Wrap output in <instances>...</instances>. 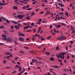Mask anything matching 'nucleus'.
Returning a JSON list of instances; mask_svg holds the SVG:
<instances>
[{"label": "nucleus", "instance_id": "7", "mask_svg": "<svg viewBox=\"0 0 75 75\" xmlns=\"http://www.w3.org/2000/svg\"><path fill=\"white\" fill-rule=\"evenodd\" d=\"M14 27L15 28H16V30H18V29H20V27H18V25H15Z\"/></svg>", "mask_w": 75, "mask_h": 75}, {"label": "nucleus", "instance_id": "47", "mask_svg": "<svg viewBox=\"0 0 75 75\" xmlns=\"http://www.w3.org/2000/svg\"><path fill=\"white\" fill-rule=\"evenodd\" d=\"M24 30H26V26H25L23 28Z\"/></svg>", "mask_w": 75, "mask_h": 75}, {"label": "nucleus", "instance_id": "56", "mask_svg": "<svg viewBox=\"0 0 75 75\" xmlns=\"http://www.w3.org/2000/svg\"><path fill=\"white\" fill-rule=\"evenodd\" d=\"M52 16H51V17H52L53 16V15H54V13H52Z\"/></svg>", "mask_w": 75, "mask_h": 75}, {"label": "nucleus", "instance_id": "52", "mask_svg": "<svg viewBox=\"0 0 75 75\" xmlns=\"http://www.w3.org/2000/svg\"><path fill=\"white\" fill-rule=\"evenodd\" d=\"M59 62H60L61 63H62V61L61 60H60V59H59Z\"/></svg>", "mask_w": 75, "mask_h": 75}, {"label": "nucleus", "instance_id": "41", "mask_svg": "<svg viewBox=\"0 0 75 75\" xmlns=\"http://www.w3.org/2000/svg\"><path fill=\"white\" fill-rule=\"evenodd\" d=\"M4 45V43H0V45Z\"/></svg>", "mask_w": 75, "mask_h": 75}, {"label": "nucleus", "instance_id": "55", "mask_svg": "<svg viewBox=\"0 0 75 75\" xmlns=\"http://www.w3.org/2000/svg\"><path fill=\"white\" fill-rule=\"evenodd\" d=\"M6 68L8 69V68H11V67H6Z\"/></svg>", "mask_w": 75, "mask_h": 75}, {"label": "nucleus", "instance_id": "60", "mask_svg": "<svg viewBox=\"0 0 75 75\" xmlns=\"http://www.w3.org/2000/svg\"><path fill=\"white\" fill-rule=\"evenodd\" d=\"M13 16L14 17H15V18H17V16H16L14 15V16Z\"/></svg>", "mask_w": 75, "mask_h": 75}, {"label": "nucleus", "instance_id": "21", "mask_svg": "<svg viewBox=\"0 0 75 75\" xmlns=\"http://www.w3.org/2000/svg\"><path fill=\"white\" fill-rule=\"evenodd\" d=\"M45 54H46L47 55H50V53L49 52H45Z\"/></svg>", "mask_w": 75, "mask_h": 75}, {"label": "nucleus", "instance_id": "36", "mask_svg": "<svg viewBox=\"0 0 75 75\" xmlns=\"http://www.w3.org/2000/svg\"><path fill=\"white\" fill-rule=\"evenodd\" d=\"M32 9V8H28L27 9V10H28V11H30V10H31Z\"/></svg>", "mask_w": 75, "mask_h": 75}, {"label": "nucleus", "instance_id": "13", "mask_svg": "<svg viewBox=\"0 0 75 75\" xmlns=\"http://www.w3.org/2000/svg\"><path fill=\"white\" fill-rule=\"evenodd\" d=\"M25 18V19H27V20H30V16H28Z\"/></svg>", "mask_w": 75, "mask_h": 75}, {"label": "nucleus", "instance_id": "37", "mask_svg": "<svg viewBox=\"0 0 75 75\" xmlns=\"http://www.w3.org/2000/svg\"><path fill=\"white\" fill-rule=\"evenodd\" d=\"M47 23V22H46V21H44L42 23Z\"/></svg>", "mask_w": 75, "mask_h": 75}, {"label": "nucleus", "instance_id": "48", "mask_svg": "<svg viewBox=\"0 0 75 75\" xmlns=\"http://www.w3.org/2000/svg\"><path fill=\"white\" fill-rule=\"evenodd\" d=\"M3 32H4V33H5V34H6L7 33V31L5 30H4L3 31Z\"/></svg>", "mask_w": 75, "mask_h": 75}, {"label": "nucleus", "instance_id": "45", "mask_svg": "<svg viewBox=\"0 0 75 75\" xmlns=\"http://www.w3.org/2000/svg\"><path fill=\"white\" fill-rule=\"evenodd\" d=\"M3 62L4 64H6V60H4Z\"/></svg>", "mask_w": 75, "mask_h": 75}, {"label": "nucleus", "instance_id": "62", "mask_svg": "<svg viewBox=\"0 0 75 75\" xmlns=\"http://www.w3.org/2000/svg\"><path fill=\"white\" fill-rule=\"evenodd\" d=\"M14 30H11V32H14Z\"/></svg>", "mask_w": 75, "mask_h": 75}, {"label": "nucleus", "instance_id": "25", "mask_svg": "<svg viewBox=\"0 0 75 75\" xmlns=\"http://www.w3.org/2000/svg\"><path fill=\"white\" fill-rule=\"evenodd\" d=\"M6 21L7 23H10V21L8 19L6 20Z\"/></svg>", "mask_w": 75, "mask_h": 75}, {"label": "nucleus", "instance_id": "12", "mask_svg": "<svg viewBox=\"0 0 75 75\" xmlns=\"http://www.w3.org/2000/svg\"><path fill=\"white\" fill-rule=\"evenodd\" d=\"M50 60H51V61H54V60H55V59L53 57H51L50 58Z\"/></svg>", "mask_w": 75, "mask_h": 75}, {"label": "nucleus", "instance_id": "23", "mask_svg": "<svg viewBox=\"0 0 75 75\" xmlns=\"http://www.w3.org/2000/svg\"><path fill=\"white\" fill-rule=\"evenodd\" d=\"M1 28H4V27L3 26H0V29H1Z\"/></svg>", "mask_w": 75, "mask_h": 75}, {"label": "nucleus", "instance_id": "3", "mask_svg": "<svg viewBox=\"0 0 75 75\" xmlns=\"http://www.w3.org/2000/svg\"><path fill=\"white\" fill-rule=\"evenodd\" d=\"M25 16L24 15H17V18L20 20H21V19H23V17H24Z\"/></svg>", "mask_w": 75, "mask_h": 75}, {"label": "nucleus", "instance_id": "18", "mask_svg": "<svg viewBox=\"0 0 75 75\" xmlns=\"http://www.w3.org/2000/svg\"><path fill=\"white\" fill-rule=\"evenodd\" d=\"M35 14V12H32L31 14V17H32V16H33V15H34Z\"/></svg>", "mask_w": 75, "mask_h": 75}, {"label": "nucleus", "instance_id": "32", "mask_svg": "<svg viewBox=\"0 0 75 75\" xmlns=\"http://www.w3.org/2000/svg\"><path fill=\"white\" fill-rule=\"evenodd\" d=\"M11 30L14 28V26H11Z\"/></svg>", "mask_w": 75, "mask_h": 75}, {"label": "nucleus", "instance_id": "57", "mask_svg": "<svg viewBox=\"0 0 75 75\" xmlns=\"http://www.w3.org/2000/svg\"><path fill=\"white\" fill-rule=\"evenodd\" d=\"M65 48H66V50H68V47H67V46H66Z\"/></svg>", "mask_w": 75, "mask_h": 75}, {"label": "nucleus", "instance_id": "1", "mask_svg": "<svg viewBox=\"0 0 75 75\" xmlns=\"http://www.w3.org/2000/svg\"><path fill=\"white\" fill-rule=\"evenodd\" d=\"M2 37H3L2 39L4 41H6V40L7 42H11V41H12V40L11 39L10 37H9L8 38H7L6 35H3Z\"/></svg>", "mask_w": 75, "mask_h": 75}, {"label": "nucleus", "instance_id": "6", "mask_svg": "<svg viewBox=\"0 0 75 75\" xmlns=\"http://www.w3.org/2000/svg\"><path fill=\"white\" fill-rule=\"evenodd\" d=\"M16 65V68H19V72H21V69H22V68H21V67L20 66H19L18 67V65Z\"/></svg>", "mask_w": 75, "mask_h": 75}, {"label": "nucleus", "instance_id": "28", "mask_svg": "<svg viewBox=\"0 0 75 75\" xmlns=\"http://www.w3.org/2000/svg\"><path fill=\"white\" fill-rule=\"evenodd\" d=\"M33 31V32H34V33H35V32H36V28L34 29Z\"/></svg>", "mask_w": 75, "mask_h": 75}, {"label": "nucleus", "instance_id": "46", "mask_svg": "<svg viewBox=\"0 0 75 75\" xmlns=\"http://www.w3.org/2000/svg\"><path fill=\"white\" fill-rule=\"evenodd\" d=\"M31 25H32V26H34V23H32L31 24Z\"/></svg>", "mask_w": 75, "mask_h": 75}, {"label": "nucleus", "instance_id": "33", "mask_svg": "<svg viewBox=\"0 0 75 75\" xmlns=\"http://www.w3.org/2000/svg\"><path fill=\"white\" fill-rule=\"evenodd\" d=\"M61 27V25H57L56 26L57 28H59V27Z\"/></svg>", "mask_w": 75, "mask_h": 75}, {"label": "nucleus", "instance_id": "22", "mask_svg": "<svg viewBox=\"0 0 75 75\" xmlns=\"http://www.w3.org/2000/svg\"><path fill=\"white\" fill-rule=\"evenodd\" d=\"M19 53H21V54H24V51L21 50L19 52Z\"/></svg>", "mask_w": 75, "mask_h": 75}, {"label": "nucleus", "instance_id": "61", "mask_svg": "<svg viewBox=\"0 0 75 75\" xmlns=\"http://www.w3.org/2000/svg\"><path fill=\"white\" fill-rule=\"evenodd\" d=\"M12 62H13V63H14V64H16V62H15V61H14V60H13L12 61Z\"/></svg>", "mask_w": 75, "mask_h": 75}, {"label": "nucleus", "instance_id": "35", "mask_svg": "<svg viewBox=\"0 0 75 75\" xmlns=\"http://www.w3.org/2000/svg\"><path fill=\"white\" fill-rule=\"evenodd\" d=\"M40 22L38 21L37 23V24H39V25H40V24H41V23L39 22Z\"/></svg>", "mask_w": 75, "mask_h": 75}, {"label": "nucleus", "instance_id": "10", "mask_svg": "<svg viewBox=\"0 0 75 75\" xmlns=\"http://www.w3.org/2000/svg\"><path fill=\"white\" fill-rule=\"evenodd\" d=\"M26 31L28 33H31V32L32 31V30L31 29L28 30H26Z\"/></svg>", "mask_w": 75, "mask_h": 75}, {"label": "nucleus", "instance_id": "51", "mask_svg": "<svg viewBox=\"0 0 75 75\" xmlns=\"http://www.w3.org/2000/svg\"><path fill=\"white\" fill-rule=\"evenodd\" d=\"M28 24L27 23H24V24L23 25H27Z\"/></svg>", "mask_w": 75, "mask_h": 75}, {"label": "nucleus", "instance_id": "39", "mask_svg": "<svg viewBox=\"0 0 75 75\" xmlns=\"http://www.w3.org/2000/svg\"><path fill=\"white\" fill-rule=\"evenodd\" d=\"M24 48H25V49H26L27 50H28V49L29 48L28 47H26L25 46H24Z\"/></svg>", "mask_w": 75, "mask_h": 75}, {"label": "nucleus", "instance_id": "30", "mask_svg": "<svg viewBox=\"0 0 75 75\" xmlns=\"http://www.w3.org/2000/svg\"><path fill=\"white\" fill-rule=\"evenodd\" d=\"M17 0H15V2L17 4H18V2H17Z\"/></svg>", "mask_w": 75, "mask_h": 75}, {"label": "nucleus", "instance_id": "17", "mask_svg": "<svg viewBox=\"0 0 75 75\" xmlns=\"http://www.w3.org/2000/svg\"><path fill=\"white\" fill-rule=\"evenodd\" d=\"M11 54V52L8 53V52H7L5 54L6 55H10V54Z\"/></svg>", "mask_w": 75, "mask_h": 75}, {"label": "nucleus", "instance_id": "54", "mask_svg": "<svg viewBox=\"0 0 75 75\" xmlns=\"http://www.w3.org/2000/svg\"><path fill=\"white\" fill-rule=\"evenodd\" d=\"M26 40V41H28V40H30V38H27Z\"/></svg>", "mask_w": 75, "mask_h": 75}, {"label": "nucleus", "instance_id": "4", "mask_svg": "<svg viewBox=\"0 0 75 75\" xmlns=\"http://www.w3.org/2000/svg\"><path fill=\"white\" fill-rule=\"evenodd\" d=\"M56 56L57 57V58H59L60 57H61V58H62V59L63 58V57L61 56V53H59V54H56Z\"/></svg>", "mask_w": 75, "mask_h": 75}, {"label": "nucleus", "instance_id": "16", "mask_svg": "<svg viewBox=\"0 0 75 75\" xmlns=\"http://www.w3.org/2000/svg\"><path fill=\"white\" fill-rule=\"evenodd\" d=\"M13 8L14 10H17V9H18V8L16 6H14L13 7Z\"/></svg>", "mask_w": 75, "mask_h": 75}, {"label": "nucleus", "instance_id": "20", "mask_svg": "<svg viewBox=\"0 0 75 75\" xmlns=\"http://www.w3.org/2000/svg\"><path fill=\"white\" fill-rule=\"evenodd\" d=\"M26 8H27V7H26V6H23L22 7V9H24V10H25V9H26Z\"/></svg>", "mask_w": 75, "mask_h": 75}, {"label": "nucleus", "instance_id": "43", "mask_svg": "<svg viewBox=\"0 0 75 75\" xmlns=\"http://www.w3.org/2000/svg\"><path fill=\"white\" fill-rule=\"evenodd\" d=\"M41 28L39 27V29H38V30L39 31H40L41 30Z\"/></svg>", "mask_w": 75, "mask_h": 75}, {"label": "nucleus", "instance_id": "34", "mask_svg": "<svg viewBox=\"0 0 75 75\" xmlns=\"http://www.w3.org/2000/svg\"><path fill=\"white\" fill-rule=\"evenodd\" d=\"M37 2V1H35L34 2H33L32 3V4L34 5V4H35L36 3V2Z\"/></svg>", "mask_w": 75, "mask_h": 75}, {"label": "nucleus", "instance_id": "31", "mask_svg": "<svg viewBox=\"0 0 75 75\" xmlns=\"http://www.w3.org/2000/svg\"><path fill=\"white\" fill-rule=\"evenodd\" d=\"M53 67H54L55 68H59V67H58L57 66H53Z\"/></svg>", "mask_w": 75, "mask_h": 75}, {"label": "nucleus", "instance_id": "19", "mask_svg": "<svg viewBox=\"0 0 75 75\" xmlns=\"http://www.w3.org/2000/svg\"><path fill=\"white\" fill-rule=\"evenodd\" d=\"M51 38V36H49L48 37L46 38V39L47 40H50Z\"/></svg>", "mask_w": 75, "mask_h": 75}, {"label": "nucleus", "instance_id": "44", "mask_svg": "<svg viewBox=\"0 0 75 75\" xmlns=\"http://www.w3.org/2000/svg\"><path fill=\"white\" fill-rule=\"evenodd\" d=\"M23 1H30V0H23Z\"/></svg>", "mask_w": 75, "mask_h": 75}, {"label": "nucleus", "instance_id": "53", "mask_svg": "<svg viewBox=\"0 0 75 75\" xmlns=\"http://www.w3.org/2000/svg\"><path fill=\"white\" fill-rule=\"evenodd\" d=\"M32 61L33 62H35V59H33Z\"/></svg>", "mask_w": 75, "mask_h": 75}, {"label": "nucleus", "instance_id": "26", "mask_svg": "<svg viewBox=\"0 0 75 75\" xmlns=\"http://www.w3.org/2000/svg\"><path fill=\"white\" fill-rule=\"evenodd\" d=\"M59 15V14H57L55 16L56 19H57V20H58V16Z\"/></svg>", "mask_w": 75, "mask_h": 75}, {"label": "nucleus", "instance_id": "49", "mask_svg": "<svg viewBox=\"0 0 75 75\" xmlns=\"http://www.w3.org/2000/svg\"><path fill=\"white\" fill-rule=\"evenodd\" d=\"M39 64H44L45 63L42 62H39Z\"/></svg>", "mask_w": 75, "mask_h": 75}, {"label": "nucleus", "instance_id": "14", "mask_svg": "<svg viewBox=\"0 0 75 75\" xmlns=\"http://www.w3.org/2000/svg\"><path fill=\"white\" fill-rule=\"evenodd\" d=\"M67 53L66 52H62V53L61 54V55L62 54V56H64V55L65 54H66V53Z\"/></svg>", "mask_w": 75, "mask_h": 75}, {"label": "nucleus", "instance_id": "29", "mask_svg": "<svg viewBox=\"0 0 75 75\" xmlns=\"http://www.w3.org/2000/svg\"><path fill=\"white\" fill-rule=\"evenodd\" d=\"M14 42L15 43V45H17V42H16V41L15 40H14Z\"/></svg>", "mask_w": 75, "mask_h": 75}, {"label": "nucleus", "instance_id": "42", "mask_svg": "<svg viewBox=\"0 0 75 75\" xmlns=\"http://www.w3.org/2000/svg\"><path fill=\"white\" fill-rule=\"evenodd\" d=\"M41 40H42V41H44V38H41Z\"/></svg>", "mask_w": 75, "mask_h": 75}, {"label": "nucleus", "instance_id": "27", "mask_svg": "<svg viewBox=\"0 0 75 75\" xmlns=\"http://www.w3.org/2000/svg\"><path fill=\"white\" fill-rule=\"evenodd\" d=\"M56 50H59V47L58 46H57L56 48Z\"/></svg>", "mask_w": 75, "mask_h": 75}, {"label": "nucleus", "instance_id": "40", "mask_svg": "<svg viewBox=\"0 0 75 75\" xmlns=\"http://www.w3.org/2000/svg\"><path fill=\"white\" fill-rule=\"evenodd\" d=\"M26 6V8H29L30 6H29V5H28Z\"/></svg>", "mask_w": 75, "mask_h": 75}, {"label": "nucleus", "instance_id": "63", "mask_svg": "<svg viewBox=\"0 0 75 75\" xmlns=\"http://www.w3.org/2000/svg\"><path fill=\"white\" fill-rule=\"evenodd\" d=\"M10 57H13V54H11L10 55Z\"/></svg>", "mask_w": 75, "mask_h": 75}, {"label": "nucleus", "instance_id": "50", "mask_svg": "<svg viewBox=\"0 0 75 75\" xmlns=\"http://www.w3.org/2000/svg\"><path fill=\"white\" fill-rule=\"evenodd\" d=\"M70 43L71 44H72L74 43V42L73 41H70Z\"/></svg>", "mask_w": 75, "mask_h": 75}, {"label": "nucleus", "instance_id": "38", "mask_svg": "<svg viewBox=\"0 0 75 75\" xmlns=\"http://www.w3.org/2000/svg\"><path fill=\"white\" fill-rule=\"evenodd\" d=\"M38 21H39V22H41V21H42V19L40 18L39 19V20Z\"/></svg>", "mask_w": 75, "mask_h": 75}, {"label": "nucleus", "instance_id": "2", "mask_svg": "<svg viewBox=\"0 0 75 75\" xmlns=\"http://www.w3.org/2000/svg\"><path fill=\"white\" fill-rule=\"evenodd\" d=\"M57 40H59V41H62V40H64L67 39V37L64 36H61L58 37L57 38Z\"/></svg>", "mask_w": 75, "mask_h": 75}, {"label": "nucleus", "instance_id": "15", "mask_svg": "<svg viewBox=\"0 0 75 75\" xmlns=\"http://www.w3.org/2000/svg\"><path fill=\"white\" fill-rule=\"evenodd\" d=\"M25 36V35L23 33H22L20 35H19V36H20V37H21V36H22V37H24Z\"/></svg>", "mask_w": 75, "mask_h": 75}, {"label": "nucleus", "instance_id": "59", "mask_svg": "<svg viewBox=\"0 0 75 75\" xmlns=\"http://www.w3.org/2000/svg\"><path fill=\"white\" fill-rule=\"evenodd\" d=\"M70 28L71 29H73V27H72V25L70 26Z\"/></svg>", "mask_w": 75, "mask_h": 75}, {"label": "nucleus", "instance_id": "11", "mask_svg": "<svg viewBox=\"0 0 75 75\" xmlns=\"http://www.w3.org/2000/svg\"><path fill=\"white\" fill-rule=\"evenodd\" d=\"M0 4H1L0 5H1V6H4V5H6V3H4L3 4L1 2H0Z\"/></svg>", "mask_w": 75, "mask_h": 75}, {"label": "nucleus", "instance_id": "64", "mask_svg": "<svg viewBox=\"0 0 75 75\" xmlns=\"http://www.w3.org/2000/svg\"><path fill=\"white\" fill-rule=\"evenodd\" d=\"M21 72H20L18 74V75H21Z\"/></svg>", "mask_w": 75, "mask_h": 75}, {"label": "nucleus", "instance_id": "24", "mask_svg": "<svg viewBox=\"0 0 75 75\" xmlns=\"http://www.w3.org/2000/svg\"><path fill=\"white\" fill-rule=\"evenodd\" d=\"M29 52L31 54H34V51H29Z\"/></svg>", "mask_w": 75, "mask_h": 75}, {"label": "nucleus", "instance_id": "5", "mask_svg": "<svg viewBox=\"0 0 75 75\" xmlns=\"http://www.w3.org/2000/svg\"><path fill=\"white\" fill-rule=\"evenodd\" d=\"M18 40L19 41H21V42L24 41V39L22 37H20L18 38Z\"/></svg>", "mask_w": 75, "mask_h": 75}, {"label": "nucleus", "instance_id": "9", "mask_svg": "<svg viewBox=\"0 0 75 75\" xmlns=\"http://www.w3.org/2000/svg\"><path fill=\"white\" fill-rule=\"evenodd\" d=\"M54 32L55 33H59V32L57 30H56L55 29H54Z\"/></svg>", "mask_w": 75, "mask_h": 75}, {"label": "nucleus", "instance_id": "8", "mask_svg": "<svg viewBox=\"0 0 75 75\" xmlns=\"http://www.w3.org/2000/svg\"><path fill=\"white\" fill-rule=\"evenodd\" d=\"M12 23L14 24H17L18 23V22H16L14 21H12Z\"/></svg>", "mask_w": 75, "mask_h": 75}, {"label": "nucleus", "instance_id": "58", "mask_svg": "<svg viewBox=\"0 0 75 75\" xmlns=\"http://www.w3.org/2000/svg\"><path fill=\"white\" fill-rule=\"evenodd\" d=\"M50 28H52V25H50Z\"/></svg>", "mask_w": 75, "mask_h": 75}]
</instances>
